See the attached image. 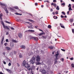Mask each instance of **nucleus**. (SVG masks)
<instances>
[{"label": "nucleus", "instance_id": "4468645a", "mask_svg": "<svg viewBox=\"0 0 74 74\" xmlns=\"http://www.w3.org/2000/svg\"><path fill=\"white\" fill-rule=\"evenodd\" d=\"M0 5H3V6H5V7H6V5L4 3H1V2H0Z\"/></svg>", "mask_w": 74, "mask_h": 74}, {"label": "nucleus", "instance_id": "4d7b16f0", "mask_svg": "<svg viewBox=\"0 0 74 74\" xmlns=\"http://www.w3.org/2000/svg\"><path fill=\"white\" fill-rule=\"evenodd\" d=\"M53 2H54V3H55V2H56V0H53Z\"/></svg>", "mask_w": 74, "mask_h": 74}, {"label": "nucleus", "instance_id": "a19ab883", "mask_svg": "<svg viewBox=\"0 0 74 74\" xmlns=\"http://www.w3.org/2000/svg\"><path fill=\"white\" fill-rule=\"evenodd\" d=\"M61 50H62V51H64V52H65V50H64V49H61Z\"/></svg>", "mask_w": 74, "mask_h": 74}, {"label": "nucleus", "instance_id": "9b49d317", "mask_svg": "<svg viewBox=\"0 0 74 74\" xmlns=\"http://www.w3.org/2000/svg\"><path fill=\"white\" fill-rule=\"evenodd\" d=\"M30 62L31 64H33L34 63V61H33V60H32V59H31L30 60Z\"/></svg>", "mask_w": 74, "mask_h": 74}, {"label": "nucleus", "instance_id": "72a5a7b5", "mask_svg": "<svg viewBox=\"0 0 74 74\" xmlns=\"http://www.w3.org/2000/svg\"><path fill=\"white\" fill-rule=\"evenodd\" d=\"M6 23H8L9 24H11V23L8 22V21H6Z\"/></svg>", "mask_w": 74, "mask_h": 74}, {"label": "nucleus", "instance_id": "dca6fc26", "mask_svg": "<svg viewBox=\"0 0 74 74\" xmlns=\"http://www.w3.org/2000/svg\"><path fill=\"white\" fill-rule=\"evenodd\" d=\"M60 25L61 27H62V28H63L64 29H65L64 26L63 25V24L62 23H60Z\"/></svg>", "mask_w": 74, "mask_h": 74}, {"label": "nucleus", "instance_id": "680f3d73", "mask_svg": "<svg viewBox=\"0 0 74 74\" xmlns=\"http://www.w3.org/2000/svg\"><path fill=\"white\" fill-rule=\"evenodd\" d=\"M3 63L4 64H6V62H5L4 61L3 62Z\"/></svg>", "mask_w": 74, "mask_h": 74}, {"label": "nucleus", "instance_id": "2f4dec72", "mask_svg": "<svg viewBox=\"0 0 74 74\" xmlns=\"http://www.w3.org/2000/svg\"><path fill=\"white\" fill-rule=\"evenodd\" d=\"M14 8H15V9H17V10L18 9V8H19L17 6L14 7Z\"/></svg>", "mask_w": 74, "mask_h": 74}, {"label": "nucleus", "instance_id": "338daca9", "mask_svg": "<svg viewBox=\"0 0 74 74\" xmlns=\"http://www.w3.org/2000/svg\"><path fill=\"white\" fill-rule=\"evenodd\" d=\"M35 5H37V3H35Z\"/></svg>", "mask_w": 74, "mask_h": 74}, {"label": "nucleus", "instance_id": "e2e57ef3", "mask_svg": "<svg viewBox=\"0 0 74 74\" xmlns=\"http://www.w3.org/2000/svg\"><path fill=\"white\" fill-rule=\"evenodd\" d=\"M8 34H9L8 32H6V35H8Z\"/></svg>", "mask_w": 74, "mask_h": 74}, {"label": "nucleus", "instance_id": "de8ad7c7", "mask_svg": "<svg viewBox=\"0 0 74 74\" xmlns=\"http://www.w3.org/2000/svg\"><path fill=\"white\" fill-rule=\"evenodd\" d=\"M7 43H5L4 44V45H5V46H7Z\"/></svg>", "mask_w": 74, "mask_h": 74}, {"label": "nucleus", "instance_id": "4c0bfd02", "mask_svg": "<svg viewBox=\"0 0 74 74\" xmlns=\"http://www.w3.org/2000/svg\"><path fill=\"white\" fill-rule=\"evenodd\" d=\"M11 62H9V63L8 64V66H11Z\"/></svg>", "mask_w": 74, "mask_h": 74}, {"label": "nucleus", "instance_id": "8fccbe9b", "mask_svg": "<svg viewBox=\"0 0 74 74\" xmlns=\"http://www.w3.org/2000/svg\"><path fill=\"white\" fill-rule=\"evenodd\" d=\"M29 29H33V27L32 26H30Z\"/></svg>", "mask_w": 74, "mask_h": 74}, {"label": "nucleus", "instance_id": "6e6552de", "mask_svg": "<svg viewBox=\"0 0 74 74\" xmlns=\"http://www.w3.org/2000/svg\"><path fill=\"white\" fill-rule=\"evenodd\" d=\"M68 7H69V11L72 10L71 9V4H69Z\"/></svg>", "mask_w": 74, "mask_h": 74}, {"label": "nucleus", "instance_id": "a18cd8bd", "mask_svg": "<svg viewBox=\"0 0 74 74\" xmlns=\"http://www.w3.org/2000/svg\"><path fill=\"white\" fill-rule=\"evenodd\" d=\"M2 16H3V14L2 13H1L0 14V17H1Z\"/></svg>", "mask_w": 74, "mask_h": 74}, {"label": "nucleus", "instance_id": "f704fd0d", "mask_svg": "<svg viewBox=\"0 0 74 74\" xmlns=\"http://www.w3.org/2000/svg\"><path fill=\"white\" fill-rule=\"evenodd\" d=\"M6 23H8L9 24H11V23L8 22V21H6Z\"/></svg>", "mask_w": 74, "mask_h": 74}, {"label": "nucleus", "instance_id": "6e6d98bb", "mask_svg": "<svg viewBox=\"0 0 74 74\" xmlns=\"http://www.w3.org/2000/svg\"><path fill=\"white\" fill-rule=\"evenodd\" d=\"M56 14H58V12L57 11L56 12Z\"/></svg>", "mask_w": 74, "mask_h": 74}, {"label": "nucleus", "instance_id": "1a4fd4ad", "mask_svg": "<svg viewBox=\"0 0 74 74\" xmlns=\"http://www.w3.org/2000/svg\"><path fill=\"white\" fill-rule=\"evenodd\" d=\"M20 47L22 49H25V48H26L25 46L24 45H21V46Z\"/></svg>", "mask_w": 74, "mask_h": 74}, {"label": "nucleus", "instance_id": "423d86ee", "mask_svg": "<svg viewBox=\"0 0 74 74\" xmlns=\"http://www.w3.org/2000/svg\"><path fill=\"white\" fill-rule=\"evenodd\" d=\"M4 37L3 36L2 37V38L1 41V45H3V41H4Z\"/></svg>", "mask_w": 74, "mask_h": 74}, {"label": "nucleus", "instance_id": "a211bd4d", "mask_svg": "<svg viewBox=\"0 0 74 74\" xmlns=\"http://www.w3.org/2000/svg\"><path fill=\"white\" fill-rule=\"evenodd\" d=\"M14 46V44L12 43H10V47H13Z\"/></svg>", "mask_w": 74, "mask_h": 74}, {"label": "nucleus", "instance_id": "09e8293b", "mask_svg": "<svg viewBox=\"0 0 74 74\" xmlns=\"http://www.w3.org/2000/svg\"><path fill=\"white\" fill-rule=\"evenodd\" d=\"M58 62V61H57V60H56L55 61V64H56V63H57Z\"/></svg>", "mask_w": 74, "mask_h": 74}, {"label": "nucleus", "instance_id": "bb28decb", "mask_svg": "<svg viewBox=\"0 0 74 74\" xmlns=\"http://www.w3.org/2000/svg\"><path fill=\"white\" fill-rule=\"evenodd\" d=\"M6 49H7V50H10V47H6Z\"/></svg>", "mask_w": 74, "mask_h": 74}, {"label": "nucleus", "instance_id": "f257e3e1", "mask_svg": "<svg viewBox=\"0 0 74 74\" xmlns=\"http://www.w3.org/2000/svg\"><path fill=\"white\" fill-rule=\"evenodd\" d=\"M23 66H25V68H27L28 70L30 71L31 70V71H32V69H31L30 66L29 65V64L27 63L26 62L25 60H24L23 62Z\"/></svg>", "mask_w": 74, "mask_h": 74}, {"label": "nucleus", "instance_id": "b1692460", "mask_svg": "<svg viewBox=\"0 0 74 74\" xmlns=\"http://www.w3.org/2000/svg\"><path fill=\"white\" fill-rule=\"evenodd\" d=\"M74 21V20L73 19H70V22H73Z\"/></svg>", "mask_w": 74, "mask_h": 74}, {"label": "nucleus", "instance_id": "774afa93", "mask_svg": "<svg viewBox=\"0 0 74 74\" xmlns=\"http://www.w3.org/2000/svg\"><path fill=\"white\" fill-rule=\"evenodd\" d=\"M53 15H54V14H55V12H53Z\"/></svg>", "mask_w": 74, "mask_h": 74}, {"label": "nucleus", "instance_id": "bf43d9fd", "mask_svg": "<svg viewBox=\"0 0 74 74\" xmlns=\"http://www.w3.org/2000/svg\"><path fill=\"white\" fill-rule=\"evenodd\" d=\"M3 55H5V52H3Z\"/></svg>", "mask_w": 74, "mask_h": 74}, {"label": "nucleus", "instance_id": "9d476101", "mask_svg": "<svg viewBox=\"0 0 74 74\" xmlns=\"http://www.w3.org/2000/svg\"><path fill=\"white\" fill-rule=\"evenodd\" d=\"M6 70L7 71L9 72V73H10V74H12V71H11L9 69H6Z\"/></svg>", "mask_w": 74, "mask_h": 74}, {"label": "nucleus", "instance_id": "603ef678", "mask_svg": "<svg viewBox=\"0 0 74 74\" xmlns=\"http://www.w3.org/2000/svg\"><path fill=\"white\" fill-rule=\"evenodd\" d=\"M45 2H47V3H49V1H44V2L45 3Z\"/></svg>", "mask_w": 74, "mask_h": 74}, {"label": "nucleus", "instance_id": "c03bdc74", "mask_svg": "<svg viewBox=\"0 0 74 74\" xmlns=\"http://www.w3.org/2000/svg\"><path fill=\"white\" fill-rule=\"evenodd\" d=\"M11 29H12V30H15V29L13 27H11Z\"/></svg>", "mask_w": 74, "mask_h": 74}, {"label": "nucleus", "instance_id": "0eeeda50", "mask_svg": "<svg viewBox=\"0 0 74 74\" xmlns=\"http://www.w3.org/2000/svg\"><path fill=\"white\" fill-rule=\"evenodd\" d=\"M18 36L19 38H21L22 37V34L21 33H18Z\"/></svg>", "mask_w": 74, "mask_h": 74}, {"label": "nucleus", "instance_id": "69168bd1", "mask_svg": "<svg viewBox=\"0 0 74 74\" xmlns=\"http://www.w3.org/2000/svg\"><path fill=\"white\" fill-rule=\"evenodd\" d=\"M69 12H70V11H68V12H67V14H69Z\"/></svg>", "mask_w": 74, "mask_h": 74}, {"label": "nucleus", "instance_id": "cd10ccee", "mask_svg": "<svg viewBox=\"0 0 74 74\" xmlns=\"http://www.w3.org/2000/svg\"><path fill=\"white\" fill-rule=\"evenodd\" d=\"M31 36H28V38H27V40H30V37Z\"/></svg>", "mask_w": 74, "mask_h": 74}, {"label": "nucleus", "instance_id": "393cba45", "mask_svg": "<svg viewBox=\"0 0 74 74\" xmlns=\"http://www.w3.org/2000/svg\"><path fill=\"white\" fill-rule=\"evenodd\" d=\"M47 64H49H49H51V62L49 61H48L47 62Z\"/></svg>", "mask_w": 74, "mask_h": 74}, {"label": "nucleus", "instance_id": "c85d7f7f", "mask_svg": "<svg viewBox=\"0 0 74 74\" xmlns=\"http://www.w3.org/2000/svg\"><path fill=\"white\" fill-rule=\"evenodd\" d=\"M56 10H59V6H58L57 7V8H56Z\"/></svg>", "mask_w": 74, "mask_h": 74}, {"label": "nucleus", "instance_id": "2eb2a0df", "mask_svg": "<svg viewBox=\"0 0 74 74\" xmlns=\"http://www.w3.org/2000/svg\"><path fill=\"white\" fill-rule=\"evenodd\" d=\"M28 32H31L32 33H34V30H28Z\"/></svg>", "mask_w": 74, "mask_h": 74}, {"label": "nucleus", "instance_id": "ea45409f", "mask_svg": "<svg viewBox=\"0 0 74 74\" xmlns=\"http://www.w3.org/2000/svg\"><path fill=\"white\" fill-rule=\"evenodd\" d=\"M29 25L30 26H33V25H32V23H29Z\"/></svg>", "mask_w": 74, "mask_h": 74}, {"label": "nucleus", "instance_id": "13d9d810", "mask_svg": "<svg viewBox=\"0 0 74 74\" xmlns=\"http://www.w3.org/2000/svg\"><path fill=\"white\" fill-rule=\"evenodd\" d=\"M17 66L18 67H19V64H18V63H17Z\"/></svg>", "mask_w": 74, "mask_h": 74}, {"label": "nucleus", "instance_id": "6ab92c4d", "mask_svg": "<svg viewBox=\"0 0 74 74\" xmlns=\"http://www.w3.org/2000/svg\"><path fill=\"white\" fill-rule=\"evenodd\" d=\"M48 48L50 49H53V47H52V46H49Z\"/></svg>", "mask_w": 74, "mask_h": 74}, {"label": "nucleus", "instance_id": "e433bc0d", "mask_svg": "<svg viewBox=\"0 0 74 74\" xmlns=\"http://www.w3.org/2000/svg\"><path fill=\"white\" fill-rule=\"evenodd\" d=\"M61 5H63L64 7V5H65V3H62L61 4Z\"/></svg>", "mask_w": 74, "mask_h": 74}, {"label": "nucleus", "instance_id": "c756f323", "mask_svg": "<svg viewBox=\"0 0 74 74\" xmlns=\"http://www.w3.org/2000/svg\"><path fill=\"white\" fill-rule=\"evenodd\" d=\"M48 28L49 29H51V25H49L48 26Z\"/></svg>", "mask_w": 74, "mask_h": 74}, {"label": "nucleus", "instance_id": "ddd939ff", "mask_svg": "<svg viewBox=\"0 0 74 74\" xmlns=\"http://www.w3.org/2000/svg\"><path fill=\"white\" fill-rule=\"evenodd\" d=\"M42 33H41L39 34V36H40L41 35H43V34H45V33L44 32H42Z\"/></svg>", "mask_w": 74, "mask_h": 74}, {"label": "nucleus", "instance_id": "3c124183", "mask_svg": "<svg viewBox=\"0 0 74 74\" xmlns=\"http://www.w3.org/2000/svg\"><path fill=\"white\" fill-rule=\"evenodd\" d=\"M72 33H74V29H72Z\"/></svg>", "mask_w": 74, "mask_h": 74}, {"label": "nucleus", "instance_id": "412c9836", "mask_svg": "<svg viewBox=\"0 0 74 74\" xmlns=\"http://www.w3.org/2000/svg\"><path fill=\"white\" fill-rule=\"evenodd\" d=\"M32 60L34 61H35V60H36V58L34 57H33L32 58Z\"/></svg>", "mask_w": 74, "mask_h": 74}, {"label": "nucleus", "instance_id": "7ed1b4c3", "mask_svg": "<svg viewBox=\"0 0 74 74\" xmlns=\"http://www.w3.org/2000/svg\"><path fill=\"white\" fill-rule=\"evenodd\" d=\"M36 62H39L40 60V57L39 56H37L36 58Z\"/></svg>", "mask_w": 74, "mask_h": 74}, {"label": "nucleus", "instance_id": "c9c22d12", "mask_svg": "<svg viewBox=\"0 0 74 74\" xmlns=\"http://www.w3.org/2000/svg\"><path fill=\"white\" fill-rule=\"evenodd\" d=\"M71 66L73 68H74V64H71Z\"/></svg>", "mask_w": 74, "mask_h": 74}, {"label": "nucleus", "instance_id": "49530a36", "mask_svg": "<svg viewBox=\"0 0 74 74\" xmlns=\"http://www.w3.org/2000/svg\"><path fill=\"white\" fill-rule=\"evenodd\" d=\"M61 61H62V62H63L64 61V58H62L61 60Z\"/></svg>", "mask_w": 74, "mask_h": 74}, {"label": "nucleus", "instance_id": "0e129e2a", "mask_svg": "<svg viewBox=\"0 0 74 74\" xmlns=\"http://www.w3.org/2000/svg\"><path fill=\"white\" fill-rule=\"evenodd\" d=\"M0 18H1V21H2L3 19V18H2V17H0Z\"/></svg>", "mask_w": 74, "mask_h": 74}, {"label": "nucleus", "instance_id": "473e14b6", "mask_svg": "<svg viewBox=\"0 0 74 74\" xmlns=\"http://www.w3.org/2000/svg\"><path fill=\"white\" fill-rule=\"evenodd\" d=\"M62 14H63V15H66V14L65 13H64V12H62Z\"/></svg>", "mask_w": 74, "mask_h": 74}, {"label": "nucleus", "instance_id": "39448f33", "mask_svg": "<svg viewBox=\"0 0 74 74\" xmlns=\"http://www.w3.org/2000/svg\"><path fill=\"white\" fill-rule=\"evenodd\" d=\"M32 39L35 41H38V38L37 37H34L32 38Z\"/></svg>", "mask_w": 74, "mask_h": 74}, {"label": "nucleus", "instance_id": "052dcab7", "mask_svg": "<svg viewBox=\"0 0 74 74\" xmlns=\"http://www.w3.org/2000/svg\"><path fill=\"white\" fill-rule=\"evenodd\" d=\"M61 18H63V17H64V16H62V15H61Z\"/></svg>", "mask_w": 74, "mask_h": 74}, {"label": "nucleus", "instance_id": "5fc2aeb1", "mask_svg": "<svg viewBox=\"0 0 74 74\" xmlns=\"http://www.w3.org/2000/svg\"><path fill=\"white\" fill-rule=\"evenodd\" d=\"M6 42H8V39H7L6 40Z\"/></svg>", "mask_w": 74, "mask_h": 74}, {"label": "nucleus", "instance_id": "58836bf2", "mask_svg": "<svg viewBox=\"0 0 74 74\" xmlns=\"http://www.w3.org/2000/svg\"><path fill=\"white\" fill-rule=\"evenodd\" d=\"M28 20H29V21H30V22H34V21H33V20H31V19H29Z\"/></svg>", "mask_w": 74, "mask_h": 74}, {"label": "nucleus", "instance_id": "37998d69", "mask_svg": "<svg viewBox=\"0 0 74 74\" xmlns=\"http://www.w3.org/2000/svg\"><path fill=\"white\" fill-rule=\"evenodd\" d=\"M42 37L43 38H45V39H46V37L45 36H42Z\"/></svg>", "mask_w": 74, "mask_h": 74}, {"label": "nucleus", "instance_id": "f03ea898", "mask_svg": "<svg viewBox=\"0 0 74 74\" xmlns=\"http://www.w3.org/2000/svg\"><path fill=\"white\" fill-rule=\"evenodd\" d=\"M1 23L2 25L4 28V29H7L8 30H10V28H9V27H8L6 25H4V22L3 21H1Z\"/></svg>", "mask_w": 74, "mask_h": 74}, {"label": "nucleus", "instance_id": "aec40b11", "mask_svg": "<svg viewBox=\"0 0 74 74\" xmlns=\"http://www.w3.org/2000/svg\"><path fill=\"white\" fill-rule=\"evenodd\" d=\"M40 64H41V63L39 62H38L36 63V65H39Z\"/></svg>", "mask_w": 74, "mask_h": 74}, {"label": "nucleus", "instance_id": "5701e85b", "mask_svg": "<svg viewBox=\"0 0 74 74\" xmlns=\"http://www.w3.org/2000/svg\"><path fill=\"white\" fill-rule=\"evenodd\" d=\"M15 14H16V15H22V14H19L18 12H16V13H15Z\"/></svg>", "mask_w": 74, "mask_h": 74}, {"label": "nucleus", "instance_id": "a878e982", "mask_svg": "<svg viewBox=\"0 0 74 74\" xmlns=\"http://www.w3.org/2000/svg\"><path fill=\"white\" fill-rule=\"evenodd\" d=\"M19 56L21 58H22L23 57L22 56V54H20Z\"/></svg>", "mask_w": 74, "mask_h": 74}, {"label": "nucleus", "instance_id": "f8f14e48", "mask_svg": "<svg viewBox=\"0 0 74 74\" xmlns=\"http://www.w3.org/2000/svg\"><path fill=\"white\" fill-rule=\"evenodd\" d=\"M4 9L6 12V13L8 14V11L7 10V9L6 7H5V8H4Z\"/></svg>", "mask_w": 74, "mask_h": 74}, {"label": "nucleus", "instance_id": "7c9ffc66", "mask_svg": "<svg viewBox=\"0 0 74 74\" xmlns=\"http://www.w3.org/2000/svg\"><path fill=\"white\" fill-rule=\"evenodd\" d=\"M58 55H59V53H58L57 54H56V58H58Z\"/></svg>", "mask_w": 74, "mask_h": 74}, {"label": "nucleus", "instance_id": "20e7f679", "mask_svg": "<svg viewBox=\"0 0 74 74\" xmlns=\"http://www.w3.org/2000/svg\"><path fill=\"white\" fill-rule=\"evenodd\" d=\"M40 72H41V73H42V74H45L46 73H47L46 71H45L44 69L40 70Z\"/></svg>", "mask_w": 74, "mask_h": 74}, {"label": "nucleus", "instance_id": "f3484780", "mask_svg": "<svg viewBox=\"0 0 74 74\" xmlns=\"http://www.w3.org/2000/svg\"><path fill=\"white\" fill-rule=\"evenodd\" d=\"M51 5H53V6H54V7H56V4L55 3H52L51 4Z\"/></svg>", "mask_w": 74, "mask_h": 74}, {"label": "nucleus", "instance_id": "4be33fe9", "mask_svg": "<svg viewBox=\"0 0 74 74\" xmlns=\"http://www.w3.org/2000/svg\"><path fill=\"white\" fill-rule=\"evenodd\" d=\"M12 42H18V41L15 40L14 39H13L12 40Z\"/></svg>", "mask_w": 74, "mask_h": 74}, {"label": "nucleus", "instance_id": "864d4df0", "mask_svg": "<svg viewBox=\"0 0 74 74\" xmlns=\"http://www.w3.org/2000/svg\"><path fill=\"white\" fill-rule=\"evenodd\" d=\"M70 59V60H73V58H71Z\"/></svg>", "mask_w": 74, "mask_h": 74}, {"label": "nucleus", "instance_id": "79ce46f5", "mask_svg": "<svg viewBox=\"0 0 74 74\" xmlns=\"http://www.w3.org/2000/svg\"><path fill=\"white\" fill-rule=\"evenodd\" d=\"M10 10H12V11H13V10H14V8H11Z\"/></svg>", "mask_w": 74, "mask_h": 74}]
</instances>
